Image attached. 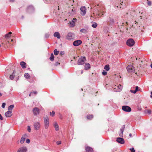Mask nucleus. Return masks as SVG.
I'll return each mask as SVG.
<instances>
[{"label": "nucleus", "mask_w": 152, "mask_h": 152, "mask_svg": "<svg viewBox=\"0 0 152 152\" xmlns=\"http://www.w3.org/2000/svg\"><path fill=\"white\" fill-rule=\"evenodd\" d=\"M86 61L85 57H81L80 58L78 61L77 64L78 65L83 64Z\"/></svg>", "instance_id": "f257e3e1"}, {"label": "nucleus", "mask_w": 152, "mask_h": 152, "mask_svg": "<svg viewBox=\"0 0 152 152\" xmlns=\"http://www.w3.org/2000/svg\"><path fill=\"white\" fill-rule=\"evenodd\" d=\"M44 126L45 129H47L49 126V118L47 116L44 118Z\"/></svg>", "instance_id": "f03ea898"}, {"label": "nucleus", "mask_w": 152, "mask_h": 152, "mask_svg": "<svg viewBox=\"0 0 152 152\" xmlns=\"http://www.w3.org/2000/svg\"><path fill=\"white\" fill-rule=\"evenodd\" d=\"M135 42L134 40L132 39H128L126 42L127 45L129 46H132L134 44Z\"/></svg>", "instance_id": "7ed1b4c3"}, {"label": "nucleus", "mask_w": 152, "mask_h": 152, "mask_svg": "<svg viewBox=\"0 0 152 152\" xmlns=\"http://www.w3.org/2000/svg\"><path fill=\"white\" fill-rule=\"evenodd\" d=\"M41 126L40 123L39 122H36L34 123V127L35 130H38L40 128Z\"/></svg>", "instance_id": "20e7f679"}, {"label": "nucleus", "mask_w": 152, "mask_h": 152, "mask_svg": "<svg viewBox=\"0 0 152 152\" xmlns=\"http://www.w3.org/2000/svg\"><path fill=\"white\" fill-rule=\"evenodd\" d=\"M122 88L121 85L119 84L118 86H115L114 88V91L115 92H120L121 91Z\"/></svg>", "instance_id": "39448f33"}, {"label": "nucleus", "mask_w": 152, "mask_h": 152, "mask_svg": "<svg viewBox=\"0 0 152 152\" xmlns=\"http://www.w3.org/2000/svg\"><path fill=\"white\" fill-rule=\"evenodd\" d=\"M122 108L123 110L126 112H130L132 110L131 108L128 106H123Z\"/></svg>", "instance_id": "423d86ee"}, {"label": "nucleus", "mask_w": 152, "mask_h": 152, "mask_svg": "<svg viewBox=\"0 0 152 152\" xmlns=\"http://www.w3.org/2000/svg\"><path fill=\"white\" fill-rule=\"evenodd\" d=\"M127 71L129 72H134V69L132 65H129L126 68Z\"/></svg>", "instance_id": "0eeeda50"}, {"label": "nucleus", "mask_w": 152, "mask_h": 152, "mask_svg": "<svg viewBox=\"0 0 152 152\" xmlns=\"http://www.w3.org/2000/svg\"><path fill=\"white\" fill-rule=\"evenodd\" d=\"M81 14L83 16L85 15L86 13V8L85 6H82L81 7Z\"/></svg>", "instance_id": "6e6552de"}, {"label": "nucleus", "mask_w": 152, "mask_h": 152, "mask_svg": "<svg viewBox=\"0 0 152 152\" xmlns=\"http://www.w3.org/2000/svg\"><path fill=\"white\" fill-rule=\"evenodd\" d=\"M27 151V148L25 146H23L19 148L17 152H26Z\"/></svg>", "instance_id": "1a4fd4ad"}, {"label": "nucleus", "mask_w": 152, "mask_h": 152, "mask_svg": "<svg viewBox=\"0 0 152 152\" xmlns=\"http://www.w3.org/2000/svg\"><path fill=\"white\" fill-rule=\"evenodd\" d=\"M34 10V8L32 6H29L27 8V12L29 13L33 12Z\"/></svg>", "instance_id": "9d476101"}, {"label": "nucleus", "mask_w": 152, "mask_h": 152, "mask_svg": "<svg viewBox=\"0 0 152 152\" xmlns=\"http://www.w3.org/2000/svg\"><path fill=\"white\" fill-rule=\"evenodd\" d=\"M33 112L34 115H37L39 114V110L38 108L35 107L33 109Z\"/></svg>", "instance_id": "9b49d317"}, {"label": "nucleus", "mask_w": 152, "mask_h": 152, "mask_svg": "<svg viewBox=\"0 0 152 152\" xmlns=\"http://www.w3.org/2000/svg\"><path fill=\"white\" fill-rule=\"evenodd\" d=\"M82 43V42L81 40H78L74 41L73 42V45L75 46H77L81 44Z\"/></svg>", "instance_id": "f8f14e48"}, {"label": "nucleus", "mask_w": 152, "mask_h": 152, "mask_svg": "<svg viewBox=\"0 0 152 152\" xmlns=\"http://www.w3.org/2000/svg\"><path fill=\"white\" fill-rule=\"evenodd\" d=\"M74 34L72 33H69L66 37V38L68 40H71L74 38Z\"/></svg>", "instance_id": "ddd939ff"}, {"label": "nucleus", "mask_w": 152, "mask_h": 152, "mask_svg": "<svg viewBox=\"0 0 152 152\" xmlns=\"http://www.w3.org/2000/svg\"><path fill=\"white\" fill-rule=\"evenodd\" d=\"M116 141L118 143L123 144L124 143V139L121 137H118L117 138Z\"/></svg>", "instance_id": "4468645a"}, {"label": "nucleus", "mask_w": 152, "mask_h": 152, "mask_svg": "<svg viewBox=\"0 0 152 152\" xmlns=\"http://www.w3.org/2000/svg\"><path fill=\"white\" fill-rule=\"evenodd\" d=\"M77 20L76 18L73 19V20L69 22V23L71 26H74L75 25V23L77 21Z\"/></svg>", "instance_id": "2eb2a0df"}, {"label": "nucleus", "mask_w": 152, "mask_h": 152, "mask_svg": "<svg viewBox=\"0 0 152 152\" xmlns=\"http://www.w3.org/2000/svg\"><path fill=\"white\" fill-rule=\"evenodd\" d=\"M12 112L11 111H8L6 112L4 114L5 116L7 118L11 117L12 116Z\"/></svg>", "instance_id": "dca6fc26"}, {"label": "nucleus", "mask_w": 152, "mask_h": 152, "mask_svg": "<svg viewBox=\"0 0 152 152\" xmlns=\"http://www.w3.org/2000/svg\"><path fill=\"white\" fill-rule=\"evenodd\" d=\"M124 126H123V127L120 129V131L119 133V135L121 137H123V133L124 130Z\"/></svg>", "instance_id": "f3484780"}, {"label": "nucleus", "mask_w": 152, "mask_h": 152, "mask_svg": "<svg viewBox=\"0 0 152 152\" xmlns=\"http://www.w3.org/2000/svg\"><path fill=\"white\" fill-rule=\"evenodd\" d=\"M86 152H93V149L90 147H87L86 148Z\"/></svg>", "instance_id": "a211bd4d"}, {"label": "nucleus", "mask_w": 152, "mask_h": 152, "mask_svg": "<svg viewBox=\"0 0 152 152\" xmlns=\"http://www.w3.org/2000/svg\"><path fill=\"white\" fill-rule=\"evenodd\" d=\"M26 134H25L24 135H23L22 137L21 138L20 140V142L21 144L23 143L25 140L26 139Z\"/></svg>", "instance_id": "6ab92c4d"}, {"label": "nucleus", "mask_w": 152, "mask_h": 152, "mask_svg": "<svg viewBox=\"0 0 152 152\" xmlns=\"http://www.w3.org/2000/svg\"><path fill=\"white\" fill-rule=\"evenodd\" d=\"M53 35L55 37H57L58 39H60L61 37L60 34L59 32H55L54 34Z\"/></svg>", "instance_id": "aec40b11"}, {"label": "nucleus", "mask_w": 152, "mask_h": 152, "mask_svg": "<svg viewBox=\"0 0 152 152\" xmlns=\"http://www.w3.org/2000/svg\"><path fill=\"white\" fill-rule=\"evenodd\" d=\"M15 71L14 70L13 71L12 74L10 75V78L11 80H13L15 76Z\"/></svg>", "instance_id": "412c9836"}, {"label": "nucleus", "mask_w": 152, "mask_h": 152, "mask_svg": "<svg viewBox=\"0 0 152 152\" xmlns=\"http://www.w3.org/2000/svg\"><path fill=\"white\" fill-rule=\"evenodd\" d=\"M76 13V12L75 10L74 9H72L69 12V14L71 15H73Z\"/></svg>", "instance_id": "4be33fe9"}, {"label": "nucleus", "mask_w": 152, "mask_h": 152, "mask_svg": "<svg viewBox=\"0 0 152 152\" xmlns=\"http://www.w3.org/2000/svg\"><path fill=\"white\" fill-rule=\"evenodd\" d=\"M20 65L22 68H25L26 67V63L23 61H21L20 63Z\"/></svg>", "instance_id": "5701e85b"}, {"label": "nucleus", "mask_w": 152, "mask_h": 152, "mask_svg": "<svg viewBox=\"0 0 152 152\" xmlns=\"http://www.w3.org/2000/svg\"><path fill=\"white\" fill-rule=\"evenodd\" d=\"M54 126L55 127V129L56 131H58L59 129V126L56 122L54 123Z\"/></svg>", "instance_id": "b1692460"}, {"label": "nucleus", "mask_w": 152, "mask_h": 152, "mask_svg": "<svg viewBox=\"0 0 152 152\" xmlns=\"http://www.w3.org/2000/svg\"><path fill=\"white\" fill-rule=\"evenodd\" d=\"M91 67L90 64L88 63H86V66H85V69L86 70H88Z\"/></svg>", "instance_id": "393cba45"}, {"label": "nucleus", "mask_w": 152, "mask_h": 152, "mask_svg": "<svg viewBox=\"0 0 152 152\" xmlns=\"http://www.w3.org/2000/svg\"><path fill=\"white\" fill-rule=\"evenodd\" d=\"M138 86H136V87L135 90H130L131 92L134 94H135L137 91H138Z\"/></svg>", "instance_id": "a878e982"}, {"label": "nucleus", "mask_w": 152, "mask_h": 152, "mask_svg": "<svg viewBox=\"0 0 152 152\" xmlns=\"http://www.w3.org/2000/svg\"><path fill=\"white\" fill-rule=\"evenodd\" d=\"M14 107V105L13 104L9 106L8 109L9 111H11L12 110Z\"/></svg>", "instance_id": "bb28decb"}, {"label": "nucleus", "mask_w": 152, "mask_h": 152, "mask_svg": "<svg viewBox=\"0 0 152 152\" xmlns=\"http://www.w3.org/2000/svg\"><path fill=\"white\" fill-rule=\"evenodd\" d=\"M104 69H105L107 71H108L110 69V66L108 64H107L104 67Z\"/></svg>", "instance_id": "cd10ccee"}, {"label": "nucleus", "mask_w": 152, "mask_h": 152, "mask_svg": "<svg viewBox=\"0 0 152 152\" xmlns=\"http://www.w3.org/2000/svg\"><path fill=\"white\" fill-rule=\"evenodd\" d=\"M12 34V33L11 32H10L8 33L7 34L5 35V37L6 38H9L11 36V34Z\"/></svg>", "instance_id": "c85d7f7f"}, {"label": "nucleus", "mask_w": 152, "mask_h": 152, "mask_svg": "<svg viewBox=\"0 0 152 152\" xmlns=\"http://www.w3.org/2000/svg\"><path fill=\"white\" fill-rule=\"evenodd\" d=\"M80 31L81 32L84 33H86L87 32V30L84 28H82L80 30Z\"/></svg>", "instance_id": "c756f323"}, {"label": "nucleus", "mask_w": 152, "mask_h": 152, "mask_svg": "<svg viewBox=\"0 0 152 152\" xmlns=\"http://www.w3.org/2000/svg\"><path fill=\"white\" fill-rule=\"evenodd\" d=\"M50 59L52 61H53L54 60V56L53 53L51 54Z\"/></svg>", "instance_id": "7c9ffc66"}, {"label": "nucleus", "mask_w": 152, "mask_h": 152, "mask_svg": "<svg viewBox=\"0 0 152 152\" xmlns=\"http://www.w3.org/2000/svg\"><path fill=\"white\" fill-rule=\"evenodd\" d=\"M24 77L25 78L27 79H29L30 78V77L28 73H26L24 74Z\"/></svg>", "instance_id": "2f4dec72"}, {"label": "nucleus", "mask_w": 152, "mask_h": 152, "mask_svg": "<svg viewBox=\"0 0 152 152\" xmlns=\"http://www.w3.org/2000/svg\"><path fill=\"white\" fill-rule=\"evenodd\" d=\"M87 117L88 119L91 120L93 118V115H88Z\"/></svg>", "instance_id": "473e14b6"}, {"label": "nucleus", "mask_w": 152, "mask_h": 152, "mask_svg": "<svg viewBox=\"0 0 152 152\" xmlns=\"http://www.w3.org/2000/svg\"><path fill=\"white\" fill-rule=\"evenodd\" d=\"M59 52V51L57 50L56 49H55L54 51V53L55 55H58Z\"/></svg>", "instance_id": "72a5a7b5"}, {"label": "nucleus", "mask_w": 152, "mask_h": 152, "mask_svg": "<svg viewBox=\"0 0 152 152\" xmlns=\"http://www.w3.org/2000/svg\"><path fill=\"white\" fill-rule=\"evenodd\" d=\"M97 24L96 23H94L92 25V26L94 28H96L97 27Z\"/></svg>", "instance_id": "f704fd0d"}, {"label": "nucleus", "mask_w": 152, "mask_h": 152, "mask_svg": "<svg viewBox=\"0 0 152 152\" xmlns=\"http://www.w3.org/2000/svg\"><path fill=\"white\" fill-rule=\"evenodd\" d=\"M145 112L146 113H148L149 115H150L151 114V111L150 110H147L145 111Z\"/></svg>", "instance_id": "c9c22d12"}, {"label": "nucleus", "mask_w": 152, "mask_h": 152, "mask_svg": "<svg viewBox=\"0 0 152 152\" xmlns=\"http://www.w3.org/2000/svg\"><path fill=\"white\" fill-rule=\"evenodd\" d=\"M55 114V112L54 111H53L51 112L50 113V115L52 116H53Z\"/></svg>", "instance_id": "e433bc0d"}, {"label": "nucleus", "mask_w": 152, "mask_h": 152, "mask_svg": "<svg viewBox=\"0 0 152 152\" xmlns=\"http://www.w3.org/2000/svg\"><path fill=\"white\" fill-rule=\"evenodd\" d=\"M130 150L131 151V152H135V150L134 149V148H130Z\"/></svg>", "instance_id": "4c0bfd02"}, {"label": "nucleus", "mask_w": 152, "mask_h": 152, "mask_svg": "<svg viewBox=\"0 0 152 152\" xmlns=\"http://www.w3.org/2000/svg\"><path fill=\"white\" fill-rule=\"evenodd\" d=\"M107 72H106V71H103L102 72V75H106L107 74Z\"/></svg>", "instance_id": "58836bf2"}, {"label": "nucleus", "mask_w": 152, "mask_h": 152, "mask_svg": "<svg viewBox=\"0 0 152 152\" xmlns=\"http://www.w3.org/2000/svg\"><path fill=\"white\" fill-rule=\"evenodd\" d=\"M5 105H6V103L4 102L2 104L1 107L3 108H4L5 107Z\"/></svg>", "instance_id": "ea45409f"}, {"label": "nucleus", "mask_w": 152, "mask_h": 152, "mask_svg": "<svg viewBox=\"0 0 152 152\" xmlns=\"http://www.w3.org/2000/svg\"><path fill=\"white\" fill-rule=\"evenodd\" d=\"M148 1H147V4H148L149 5V6H150L151 5V2L149 1L148 0H147Z\"/></svg>", "instance_id": "a19ab883"}, {"label": "nucleus", "mask_w": 152, "mask_h": 152, "mask_svg": "<svg viewBox=\"0 0 152 152\" xmlns=\"http://www.w3.org/2000/svg\"><path fill=\"white\" fill-rule=\"evenodd\" d=\"M28 130L29 132H31V129L30 128V127L29 126H28Z\"/></svg>", "instance_id": "79ce46f5"}, {"label": "nucleus", "mask_w": 152, "mask_h": 152, "mask_svg": "<svg viewBox=\"0 0 152 152\" xmlns=\"http://www.w3.org/2000/svg\"><path fill=\"white\" fill-rule=\"evenodd\" d=\"M26 142L27 143H30V140L29 139H26Z\"/></svg>", "instance_id": "37998d69"}, {"label": "nucleus", "mask_w": 152, "mask_h": 152, "mask_svg": "<svg viewBox=\"0 0 152 152\" xmlns=\"http://www.w3.org/2000/svg\"><path fill=\"white\" fill-rule=\"evenodd\" d=\"M49 36V34H45V37L46 38H48Z\"/></svg>", "instance_id": "c03bdc74"}, {"label": "nucleus", "mask_w": 152, "mask_h": 152, "mask_svg": "<svg viewBox=\"0 0 152 152\" xmlns=\"http://www.w3.org/2000/svg\"><path fill=\"white\" fill-rule=\"evenodd\" d=\"M56 143L58 145L61 144V141H57L56 142Z\"/></svg>", "instance_id": "a18cd8bd"}, {"label": "nucleus", "mask_w": 152, "mask_h": 152, "mask_svg": "<svg viewBox=\"0 0 152 152\" xmlns=\"http://www.w3.org/2000/svg\"><path fill=\"white\" fill-rule=\"evenodd\" d=\"M0 120H3V118L0 113Z\"/></svg>", "instance_id": "49530a36"}, {"label": "nucleus", "mask_w": 152, "mask_h": 152, "mask_svg": "<svg viewBox=\"0 0 152 152\" xmlns=\"http://www.w3.org/2000/svg\"><path fill=\"white\" fill-rule=\"evenodd\" d=\"M60 54L61 55H62L64 54V52L63 51H61L60 52Z\"/></svg>", "instance_id": "de8ad7c7"}, {"label": "nucleus", "mask_w": 152, "mask_h": 152, "mask_svg": "<svg viewBox=\"0 0 152 152\" xmlns=\"http://www.w3.org/2000/svg\"><path fill=\"white\" fill-rule=\"evenodd\" d=\"M59 64H60L59 63H58V62H56L55 65L56 66H57Z\"/></svg>", "instance_id": "09e8293b"}, {"label": "nucleus", "mask_w": 152, "mask_h": 152, "mask_svg": "<svg viewBox=\"0 0 152 152\" xmlns=\"http://www.w3.org/2000/svg\"><path fill=\"white\" fill-rule=\"evenodd\" d=\"M33 92V93L34 94H37V91H33V92Z\"/></svg>", "instance_id": "8fccbe9b"}, {"label": "nucleus", "mask_w": 152, "mask_h": 152, "mask_svg": "<svg viewBox=\"0 0 152 152\" xmlns=\"http://www.w3.org/2000/svg\"><path fill=\"white\" fill-rule=\"evenodd\" d=\"M59 118H60L62 119V116L61 115H60V116H59Z\"/></svg>", "instance_id": "3c124183"}, {"label": "nucleus", "mask_w": 152, "mask_h": 152, "mask_svg": "<svg viewBox=\"0 0 152 152\" xmlns=\"http://www.w3.org/2000/svg\"><path fill=\"white\" fill-rule=\"evenodd\" d=\"M14 1V0H10V2H13Z\"/></svg>", "instance_id": "603ef678"}, {"label": "nucleus", "mask_w": 152, "mask_h": 152, "mask_svg": "<svg viewBox=\"0 0 152 152\" xmlns=\"http://www.w3.org/2000/svg\"><path fill=\"white\" fill-rule=\"evenodd\" d=\"M33 93V92H31V93L29 94V96H31V94H32Z\"/></svg>", "instance_id": "864d4df0"}, {"label": "nucleus", "mask_w": 152, "mask_h": 152, "mask_svg": "<svg viewBox=\"0 0 152 152\" xmlns=\"http://www.w3.org/2000/svg\"><path fill=\"white\" fill-rule=\"evenodd\" d=\"M129 135L130 137H131L132 136V135L131 134H130Z\"/></svg>", "instance_id": "5fc2aeb1"}, {"label": "nucleus", "mask_w": 152, "mask_h": 152, "mask_svg": "<svg viewBox=\"0 0 152 152\" xmlns=\"http://www.w3.org/2000/svg\"><path fill=\"white\" fill-rule=\"evenodd\" d=\"M2 94L1 93H0V97L1 96H2Z\"/></svg>", "instance_id": "6e6d98bb"}, {"label": "nucleus", "mask_w": 152, "mask_h": 152, "mask_svg": "<svg viewBox=\"0 0 152 152\" xmlns=\"http://www.w3.org/2000/svg\"><path fill=\"white\" fill-rule=\"evenodd\" d=\"M83 72V70H82L81 71V74H82Z\"/></svg>", "instance_id": "4d7b16f0"}, {"label": "nucleus", "mask_w": 152, "mask_h": 152, "mask_svg": "<svg viewBox=\"0 0 152 152\" xmlns=\"http://www.w3.org/2000/svg\"><path fill=\"white\" fill-rule=\"evenodd\" d=\"M151 67L152 68V63L151 64Z\"/></svg>", "instance_id": "13d9d810"}, {"label": "nucleus", "mask_w": 152, "mask_h": 152, "mask_svg": "<svg viewBox=\"0 0 152 152\" xmlns=\"http://www.w3.org/2000/svg\"><path fill=\"white\" fill-rule=\"evenodd\" d=\"M19 142V141H17V143H18Z\"/></svg>", "instance_id": "bf43d9fd"}, {"label": "nucleus", "mask_w": 152, "mask_h": 152, "mask_svg": "<svg viewBox=\"0 0 152 152\" xmlns=\"http://www.w3.org/2000/svg\"><path fill=\"white\" fill-rule=\"evenodd\" d=\"M150 97H151V98H152V95H151V96H150Z\"/></svg>", "instance_id": "052dcab7"}, {"label": "nucleus", "mask_w": 152, "mask_h": 152, "mask_svg": "<svg viewBox=\"0 0 152 152\" xmlns=\"http://www.w3.org/2000/svg\"><path fill=\"white\" fill-rule=\"evenodd\" d=\"M151 95H152V91H151Z\"/></svg>", "instance_id": "680f3d73"}, {"label": "nucleus", "mask_w": 152, "mask_h": 152, "mask_svg": "<svg viewBox=\"0 0 152 152\" xmlns=\"http://www.w3.org/2000/svg\"><path fill=\"white\" fill-rule=\"evenodd\" d=\"M1 45L0 44V47H1Z\"/></svg>", "instance_id": "e2e57ef3"}, {"label": "nucleus", "mask_w": 152, "mask_h": 152, "mask_svg": "<svg viewBox=\"0 0 152 152\" xmlns=\"http://www.w3.org/2000/svg\"><path fill=\"white\" fill-rule=\"evenodd\" d=\"M11 41H13V40H12H12H11Z\"/></svg>", "instance_id": "0e129e2a"}, {"label": "nucleus", "mask_w": 152, "mask_h": 152, "mask_svg": "<svg viewBox=\"0 0 152 152\" xmlns=\"http://www.w3.org/2000/svg\"><path fill=\"white\" fill-rule=\"evenodd\" d=\"M82 89V91H83V89H82H82Z\"/></svg>", "instance_id": "69168bd1"}]
</instances>
